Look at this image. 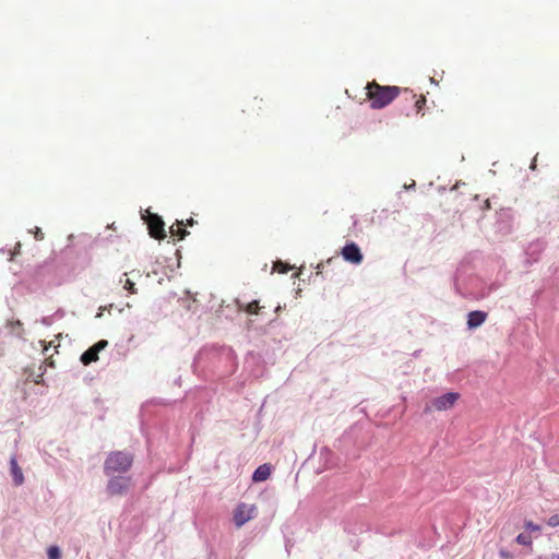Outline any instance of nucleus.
Wrapping results in <instances>:
<instances>
[{
    "label": "nucleus",
    "mask_w": 559,
    "mask_h": 559,
    "mask_svg": "<svg viewBox=\"0 0 559 559\" xmlns=\"http://www.w3.org/2000/svg\"><path fill=\"white\" fill-rule=\"evenodd\" d=\"M366 91L371 108L381 109L399 96L401 88L397 86H383L372 81L367 84Z\"/></svg>",
    "instance_id": "nucleus-1"
},
{
    "label": "nucleus",
    "mask_w": 559,
    "mask_h": 559,
    "mask_svg": "<svg viewBox=\"0 0 559 559\" xmlns=\"http://www.w3.org/2000/svg\"><path fill=\"white\" fill-rule=\"evenodd\" d=\"M133 454L128 451H112L104 462V474L112 476L129 472L133 464Z\"/></svg>",
    "instance_id": "nucleus-2"
},
{
    "label": "nucleus",
    "mask_w": 559,
    "mask_h": 559,
    "mask_svg": "<svg viewBox=\"0 0 559 559\" xmlns=\"http://www.w3.org/2000/svg\"><path fill=\"white\" fill-rule=\"evenodd\" d=\"M109 480L106 486V491L109 496H122L127 493L131 478L124 476H109Z\"/></svg>",
    "instance_id": "nucleus-3"
},
{
    "label": "nucleus",
    "mask_w": 559,
    "mask_h": 559,
    "mask_svg": "<svg viewBox=\"0 0 559 559\" xmlns=\"http://www.w3.org/2000/svg\"><path fill=\"white\" fill-rule=\"evenodd\" d=\"M255 512L254 506H248L246 503H240L237 506L235 512H234V522L237 527H241L245 525L249 520L253 518V514Z\"/></svg>",
    "instance_id": "nucleus-4"
},
{
    "label": "nucleus",
    "mask_w": 559,
    "mask_h": 559,
    "mask_svg": "<svg viewBox=\"0 0 559 559\" xmlns=\"http://www.w3.org/2000/svg\"><path fill=\"white\" fill-rule=\"evenodd\" d=\"M341 253L343 259L352 264H360L364 260L360 248L355 242L346 243Z\"/></svg>",
    "instance_id": "nucleus-5"
},
{
    "label": "nucleus",
    "mask_w": 559,
    "mask_h": 559,
    "mask_svg": "<svg viewBox=\"0 0 559 559\" xmlns=\"http://www.w3.org/2000/svg\"><path fill=\"white\" fill-rule=\"evenodd\" d=\"M164 222L163 219L156 215V214H150L147 218V227L151 237L155 239H164L166 237V233L164 229Z\"/></svg>",
    "instance_id": "nucleus-6"
},
{
    "label": "nucleus",
    "mask_w": 559,
    "mask_h": 559,
    "mask_svg": "<svg viewBox=\"0 0 559 559\" xmlns=\"http://www.w3.org/2000/svg\"><path fill=\"white\" fill-rule=\"evenodd\" d=\"M460 397L459 393L455 392H449L441 396L436 397L432 401V406L438 411H445L448 408H451L454 403Z\"/></svg>",
    "instance_id": "nucleus-7"
},
{
    "label": "nucleus",
    "mask_w": 559,
    "mask_h": 559,
    "mask_svg": "<svg viewBox=\"0 0 559 559\" xmlns=\"http://www.w3.org/2000/svg\"><path fill=\"white\" fill-rule=\"evenodd\" d=\"M488 313L480 310L471 311L467 316V326L476 329L480 326L487 319Z\"/></svg>",
    "instance_id": "nucleus-8"
},
{
    "label": "nucleus",
    "mask_w": 559,
    "mask_h": 559,
    "mask_svg": "<svg viewBox=\"0 0 559 559\" xmlns=\"http://www.w3.org/2000/svg\"><path fill=\"white\" fill-rule=\"evenodd\" d=\"M10 469H11V475H12L14 485L21 486L24 483V476H23L22 469L19 466L15 457H12L10 460Z\"/></svg>",
    "instance_id": "nucleus-9"
},
{
    "label": "nucleus",
    "mask_w": 559,
    "mask_h": 559,
    "mask_svg": "<svg viewBox=\"0 0 559 559\" xmlns=\"http://www.w3.org/2000/svg\"><path fill=\"white\" fill-rule=\"evenodd\" d=\"M271 475V468L267 464L260 465L252 474V480L255 483L266 480Z\"/></svg>",
    "instance_id": "nucleus-10"
},
{
    "label": "nucleus",
    "mask_w": 559,
    "mask_h": 559,
    "mask_svg": "<svg viewBox=\"0 0 559 559\" xmlns=\"http://www.w3.org/2000/svg\"><path fill=\"white\" fill-rule=\"evenodd\" d=\"M171 236H177L179 239H183L189 231L186 229L183 221H177L175 225L170 227Z\"/></svg>",
    "instance_id": "nucleus-11"
},
{
    "label": "nucleus",
    "mask_w": 559,
    "mask_h": 559,
    "mask_svg": "<svg viewBox=\"0 0 559 559\" xmlns=\"http://www.w3.org/2000/svg\"><path fill=\"white\" fill-rule=\"evenodd\" d=\"M98 353L99 352H83V354L80 357V360L84 365H88L92 361H96L98 359Z\"/></svg>",
    "instance_id": "nucleus-12"
},
{
    "label": "nucleus",
    "mask_w": 559,
    "mask_h": 559,
    "mask_svg": "<svg viewBox=\"0 0 559 559\" xmlns=\"http://www.w3.org/2000/svg\"><path fill=\"white\" fill-rule=\"evenodd\" d=\"M123 276H128V273H124ZM120 283L123 284V288L130 294H136L138 289L135 287V283L131 281L129 277H126L124 281L121 278Z\"/></svg>",
    "instance_id": "nucleus-13"
},
{
    "label": "nucleus",
    "mask_w": 559,
    "mask_h": 559,
    "mask_svg": "<svg viewBox=\"0 0 559 559\" xmlns=\"http://www.w3.org/2000/svg\"><path fill=\"white\" fill-rule=\"evenodd\" d=\"M48 559H60L61 551L58 546H50L47 550Z\"/></svg>",
    "instance_id": "nucleus-14"
},
{
    "label": "nucleus",
    "mask_w": 559,
    "mask_h": 559,
    "mask_svg": "<svg viewBox=\"0 0 559 559\" xmlns=\"http://www.w3.org/2000/svg\"><path fill=\"white\" fill-rule=\"evenodd\" d=\"M260 308L261 307L259 306V302L257 300H253L247 305L246 311L250 314H258Z\"/></svg>",
    "instance_id": "nucleus-15"
},
{
    "label": "nucleus",
    "mask_w": 559,
    "mask_h": 559,
    "mask_svg": "<svg viewBox=\"0 0 559 559\" xmlns=\"http://www.w3.org/2000/svg\"><path fill=\"white\" fill-rule=\"evenodd\" d=\"M263 99L262 98H258V97H254L251 103L249 104V109L250 110H262L263 108Z\"/></svg>",
    "instance_id": "nucleus-16"
},
{
    "label": "nucleus",
    "mask_w": 559,
    "mask_h": 559,
    "mask_svg": "<svg viewBox=\"0 0 559 559\" xmlns=\"http://www.w3.org/2000/svg\"><path fill=\"white\" fill-rule=\"evenodd\" d=\"M9 326L11 328V331L13 333H15L16 335H21V332H22V323L21 321L16 320V321H10L9 322Z\"/></svg>",
    "instance_id": "nucleus-17"
},
{
    "label": "nucleus",
    "mask_w": 559,
    "mask_h": 559,
    "mask_svg": "<svg viewBox=\"0 0 559 559\" xmlns=\"http://www.w3.org/2000/svg\"><path fill=\"white\" fill-rule=\"evenodd\" d=\"M516 543L523 546H527L531 545L532 539L528 535L522 533L516 536Z\"/></svg>",
    "instance_id": "nucleus-18"
},
{
    "label": "nucleus",
    "mask_w": 559,
    "mask_h": 559,
    "mask_svg": "<svg viewBox=\"0 0 559 559\" xmlns=\"http://www.w3.org/2000/svg\"><path fill=\"white\" fill-rule=\"evenodd\" d=\"M290 267L285 264L284 262L282 261H277L274 263V267L273 270L278 272V273H287V271L289 270Z\"/></svg>",
    "instance_id": "nucleus-19"
},
{
    "label": "nucleus",
    "mask_w": 559,
    "mask_h": 559,
    "mask_svg": "<svg viewBox=\"0 0 559 559\" xmlns=\"http://www.w3.org/2000/svg\"><path fill=\"white\" fill-rule=\"evenodd\" d=\"M524 527L527 530V531H531V532H539L540 531V526L538 524H535L534 522L532 521H525L524 522Z\"/></svg>",
    "instance_id": "nucleus-20"
},
{
    "label": "nucleus",
    "mask_w": 559,
    "mask_h": 559,
    "mask_svg": "<svg viewBox=\"0 0 559 559\" xmlns=\"http://www.w3.org/2000/svg\"><path fill=\"white\" fill-rule=\"evenodd\" d=\"M426 105V97L424 95H420L418 98L415 99V107L417 109V112H420L423 107Z\"/></svg>",
    "instance_id": "nucleus-21"
},
{
    "label": "nucleus",
    "mask_w": 559,
    "mask_h": 559,
    "mask_svg": "<svg viewBox=\"0 0 559 559\" xmlns=\"http://www.w3.org/2000/svg\"><path fill=\"white\" fill-rule=\"evenodd\" d=\"M548 525L551 526V527H557L559 526V514H552L549 519H548Z\"/></svg>",
    "instance_id": "nucleus-22"
},
{
    "label": "nucleus",
    "mask_w": 559,
    "mask_h": 559,
    "mask_svg": "<svg viewBox=\"0 0 559 559\" xmlns=\"http://www.w3.org/2000/svg\"><path fill=\"white\" fill-rule=\"evenodd\" d=\"M259 357V353H254V352H249L248 355H247V358H246V364H251L253 361H255Z\"/></svg>",
    "instance_id": "nucleus-23"
},
{
    "label": "nucleus",
    "mask_w": 559,
    "mask_h": 559,
    "mask_svg": "<svg viewBox=\"0 0 559 559\" xmlns=\"http://www.w3.org/2000/svg\"><path fill=\"white\" fill-rule=\"evenodd\" d=\"M107 341L102 340L94 344L93 346L88 347V349H104L107 346Z\"/></svg>",
    "instance_id": "nucleus-24"
},
{
    "label": "nucleus",
    "mask_w": 559,
    "mask_h": 559,
    "mask_svg": "<svg viewBox=\"0 0 559 559\" xmlns=\"http://www.w3.org/2000/svg\"><path fill=\"white\" fill-rule=\"evenodd\" d=\"M50 347H53L55 349H58V347H60V344H55V341H50L48 345L44 346V349L48 350Z\"/></svg>",
    "instance_id": "nucleus-25"
},
{
    "label": "nucleus",
    "mask_w": 559,
    "mask_h": 559,
    "mask_svg": "<svg viewBox=\"0 0 559 559\" xmlns=\"http://www.w3.org/2000/svg\"><path fill=\"white\" fill-rule=\"evenodd\" d=\"M499 555H500V557H501V558H503V559H509V558L511 557V555H510L507 550H503V549H501V550L499 551Z\"/></svg>",
    "instance_id": "nucleus-26"
},
{
    "label": "nucleus",
    "mask_w": 559,
    "mask_h": 559,
    "mask_svg": "<svg viewBox=\"0 0 559 559\" xmlns=\"http://www.w3.org/2000/svg\"><path fill=\"white\" fill-rule=\"evenodd\" d=\"M35 236L37 239H43V237H44V235L39 228H37Z\"/></svg>",
    "instance_id": "nucleus-27"
},
{
    "label": "nucleus",
    "mask_w": 559,
    "mask_h": 559,
    "mask_svg": "<svg viewBox=\"0 0 559 559\" xmlns=\"http://www.w3.org/2000/svg\"><path fill=\"white\" fill-rule=\"evenodd\" d=\"M195 224V221L193 218H189L187 223H185V226H193Z\"/></svg>",
    "instance_id": "nucleus-28"
},
{
    "label": "nucleus",
    "mask_w": 559,
    "mask_h": 559,
    "mask_svg": "<svg viewBox=\"0 0 559 559\" xmlns=\"http://www.w3.org/2000/svg\"><path fill=\"white\" fill-rule=\"evenodd\" d=\"M550 558L551 559H559V554H552Z\"/></svg>",
    "instance_id": "nucleus-29"
},
{
    "label": "nucleus",
    "mask_w": 559,
    "mask_h": 559,
    "mask_svg": "<svg viewBox=\"0 0 559 559\" xmlns=\"http://www.w3.org/2000/svg\"><path fill=\"white\" fill-rule=\"evenodd\" d=\"M20 248H21V245H20V243H16V246H15V251H14V253H13V254L17 253V250H19Z\"/></svg>",
    "instance_id": "nucleus-30"
}]
</instances>
